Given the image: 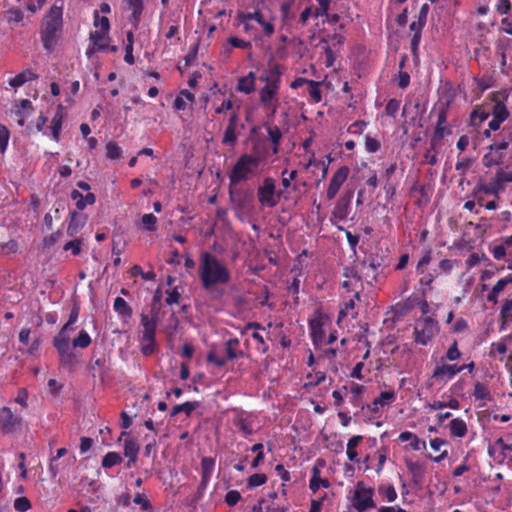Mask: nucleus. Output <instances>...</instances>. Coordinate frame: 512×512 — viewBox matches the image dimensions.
I'll list each match as a JSON object with an SVG mask.
<instances>
[{"label": "nucleus", "mask_w": 512, "mask_h": 512, "mask_svg": "<svg viewBox=\"0 0 512 512\" xmlns=\"http://www.w3.org/2000/svg\"><path fill=\"white\" fill-rule=\"evenodd\" d=\"M198 276L203 289L215 299H219L224 294V289H218L216 286L225 285L231 280L229 268L208 251L200 254Z\"/></svg>", "instance_id": "1"}, {"label": "nucleus", "mask_w": 512, "mask_h": 512, "mask_svg": "<svg viewBox=\"0 0 512 512\" xmlns=\"http://www.w3.org/2000/svg\"><path fill=\"white\" fill-rule=\"evenodd\" d=\"M282 68L279 64H270L260 75L259 80L265 86L259 91V102L273 116L279 107L278 91L280 89Z\"/></svg>", "instance_id": "2"}, {"label": "nucleus", "mask_w": 512, "mask_h": 512, "mask_svg": "<svg viewBox=\"0 0 512 512\" xmlns=\"http://www.w3.org/2000/svg\"><path fill=\"white\" fill-rule=\"evenodd\" d=\"M492 140L493 142L488 146V152L482 158V163L487 168L503 164L505 151L512 145V121H509L497 134H494Z\"/></svg>", "instance_id": "3"}, {"label": "nucleus", "mask_w": 512, "mask_h": 512, "mask_svg": "<svg viewBox=\"0 0 512 512\" xmlns=\"http://www.w3.org/2000/svg\"><path fill=\"white\" fill-rule=\"evenodd\" d=\"M63 7L54 4L47 13L41 28V41L46 51L53 50L62 30Z\"/></svg>", "instance_id": "4"}, {"label": "nucleus", "mask_w": 512, "mask_h": 512, "mask_svg": "<svg viewBox=\"0 0 512 512\" xmlns=\"http://www.w3.org/2000/svg\"><path fill=\"white\" fill-rule=\"evenodd\" d=\"M258 166V160L252 155H241L228 175L230 186L246 181Z\"/></svg>", "instance_id": "5"}, {"label": "nucleus", "mask_w": 512, "mask_h": 512, "mask_svg": "<svg viewBox=\"0 0 512 512\" xmlns=\"http://www.w3.org/2000/svg\"><path fill=\"white\" fill-rule=\"evenodd\" d=\"M450 103L451 101L449 100L446 102H439L435 107V109H437V121L432 138L430 140L432 149L437 148V146H441L443 138L452 133V129L447 123Z\"/></svg>", "instance_id": "6"}, {"label": "nucleus", "mask_w": 512, "mask_h": 512, "mask_svg": "<svg viewBox=\"0 0 512 512\" xmlns=\"http://www.w3.org/2000/svg\"><path fill=\"white\" fill-rule=\"evenodd\" d=\"M283 196V191H276L275 180L265 177L257 188L258 202L262 207L274 208Z\"/></svg>", "instance_id": "7"}, {"label": "nucleus", "mask_w": 512, "mask_h": 512, "mask_svg": "<svg viewBox=\"0 0 512 512\" xmlns=\"http://www.w3.org/2000/svg\"><path fill=\"white\" fill-rule=\"evenodd\" d=\"M141 325L143 327L140 339L141 352L144 356H150L155 351L156 320L147 314H141Z\"/></svg>", "instance_id": "8"}, {"label": "nucleus", "mask_w": 512, "mask_h": 512, "mask_svg": "<svg viewBox=\"0 0 512 512\" xmlns=\"http://www.w3.org/2000/svg\"><path fill=\"white\" fill-rule=\"evenodd\" d=\"M374 494V488L365 486L362 481L357 482L352 498L353 508L357 512H366L369 509L376 508Z\"/></svg>", "instance_id": "9"}, {"label": "nucleus", "mask_w": 512, "mask_h": 512, "mask_svg": "<svg viewBox=\"0 0 512 512\" xmlns=\"http://www.w3.org/2000/svg\"><path fill=\"white\" fill-rule=\"evenodd\" d=\"M439 327L437 321L431 317H423L416 321L414 326V341L417 344L427 345L438 333Z\"/></svg>", "instance_id": "10"}, {"label": "nucleus", "mask_w": 512, "mask_h": 512, "mask_svg": "<svg viewBox=\"0 0 512 512\" xmlns=\"http://www.w3.org/2000/svg\"><path fill=\"white\" fill-rule=\"evenodd\" d=\"M494 104L491 109L492 119L488 123V128L484 130L483 135L486 138L491 137V132L498 131L501 128V125L508 120L510 112L503 101L497 99V96L493 95Z\"/></svg>", "instance_id": "11"}, {"label": "nucleus", "mask_w": 512, "mask_h": 512, "mask_svg": "<svg viewBox=\"0 0 512 512\" xmlns=\"http://www.w3.org/2000/svg\"><path fill=\"white\" fill-rule=\"evenodd\" d=\"M345 278L341 283V288L346 293H354V298L360 300L363 291L362 277L358 274L355 267L345 266L342 273Z\"/></svg>", "instance_id": "12"}, {"label": "nucleus", "mask_w": 512, "mask_h": 512, "mask_svg": "<svg viewBox=\"0 0 512 512\" xmlns=\"http://www.w3.org/2000/svg\"><path fill=\"white\" fill-rule=\"evenodd\" d=\"M239 108L238 106L237 110H234L229 116L228 124L221 140L223 145L234 146L238 136L241 135L242 131L245 129V124L240 121Z\"/></svg>", "instance_id": "13"}, {"label": "nucleus", "mask_w": 512, "mask_h": 512, "mask_svg": "<svg viewBox=\"0 0 512 512\" xmlns=\"http://www.w3.org/2000/svg\"><path fill=\"white\" fill-rule=\"evenodd\" d=\"M326 315L322 312L321 308L314 310L313 315L308 320V326L310 330V337L315 346H319L323 343L325 337L324 324Z\"/></svg>", "instance_id": "14"}, {"label": "nucleus", "mask_w": 512, "mask_h": 512, "mask_svg": "<svg viewBox=\"0 0 512 512\" xmlns=\"http://www.w3.org/2000/svg\"><path fill=\"white\" fill-rule=\"evenodd\" d=\"M362 265L364 268H367V272L365 273L367 278H371V280L377 281V277L383 270L387 267V257L382 254H370L363 261Z\"/></svg>", "instance_id": "15"}, {"label": "nucleus", "mask_w": 512, "mask_h": 512, "mask_svg": "<svg viewBox=\"0 0 512 512\" xmlns=\"http://www.w3.org/2000/svg\"><path fill=\"white\" fill-rule=\"evenodd\" d=\"M350 173V169L348 166L343 165L339 167L335 173L332 175L327 191H326V198L327 200H333L336 195L338 194L341 186L344 184V182L347 180Z\"/></svg>", "instance_id": "16"}, {"label": "nucleus", "mask_w": 512, "mask_h": 512, "mask_svg": "<svg viewBox=\"0 0 512 512\" xmlns=\"http://www.w3.org/2000/svg\"><path fill=\"white\" fill-rule=\"evenodd\" d=\"M354 197L353 189H346L345 192L337 200L336 205L332 211L333 218L343 221L351 212V203Z\"/></svg>", "instance_id": "17"}, {"label": "nucleus", "mask_w": 512, "mask_h": 512, "mask_svg": "<svg viewBox=\"0 0 512 512\" xmlns=\"http://www.w3.org/2000/svg\"><path fill=\"white\" fill-rule=\"evenodd\" d=\"M395 400L396 393L393 390L383 391L371 404H367L366 408L369 410L372 418H379L381 416L380 409L390 405Z\"/></svg>", "instance_id": "18"}, {"label": "nucleus", "mask_w": 512, "mask_h": 512, "mask_svg": "<svg viewBox=\"0 0 512 512\" xmlns=\"http://www.w3.org/2000/svg\"><path fill=\"white\" fill-rule=\"evenodd\" d=\"M462 372V368H459L456 364H441L436 365L433 370L432 379L442 384H446L450 379Z\"/></svg>", "instance_id": "19"}, {"label": "nucleus", "mask_w": 512, "mask_h": 512, "mask_svg": "<svg viewBox=\"0 0 512 512\" xmlns=\"http://www.w3.org/2000/svg\"><path fill=\"white\" fill-rule=\"evenodd\" d=\"M53 346L59 354L62 366L73 367L77 363L76 355L70 349V340L53 341Z\"/></svg>", "instance_id": "20"}, {"label": "nucleus", "mask_w": 512, "mask_h": 512, "mask_svg": "<svg viewBox=\"0 0 512 512\" xmlns=\"http://www.w3.org/2000/svg\"><path fill=\"white\" fill-rule=\"evenodd\" d=\"M235 416L232 423L238 431L247 438L254 433L253 422L246 416V412L241 409H234Z\"/></svg>", "instance_id": "21"}, {"label": "nucleus", "mask_w": 512, "mask_h": 512, "mask_svg": "<svg viewBox=\"0 0 512 512\" xmlns=\"http://www.w3.org/2000/svg\"><path fill=\"white\" fill-rule=\"evenodd\" d=\"M20 417L13 414L9 407L0 409V429L4 433H11L15 427L20 424Z\"/></svg>", "instance_id": "22"}, {"label": "nucleus", "mask_w": 512, "mask_h": 512, "mask_svg": "<svg viewBox=\"0 0 512 512\" xmlns=\"http://www.w3.org/2000/svg\"><path fill=\"white\" fill-rule=\"evenodd\" d=\"M505 191V186H503L499 178L494 175L489 182L487 183H480L475 187L474 193H484L485 195H493L496 198H499V195Z\"/></svg>", "instance_id": "23"}, {"label": "nucleus", "mask_w": 512, "mask_h": 512, "mask_svg": "<svg viewBox=\"0 0 512 512\" xmlns=\"http://www.w3.org/2000/svg\"><path fill=\"white\" fill-rule=\"evenodd\" d=\"M215 458L203 457L201 459V482L200 488L205 489L210 482L215 468Z\"/></svg>", "instance_id": "24"}, {"label": "nucleus", "mask_w": 512, "mask_h": 512, "mask_svg": "<svg viewBox=\"0 0 512 512\" xmlns=\"http://www.w3.org/2000/svg\"><path fill=\"white\" fill-rule=\"evenodd\" d=\"M406 467L412 476V481L416 486H421L425 478V466L422 463L412 460L405 461Z\"/></svg>", "instance_id": "25"}, {"label": "nucleus", "mask_w": 512, "mask_h": 512, "mask_svg": "<svg viewBox=\"0 0 512 512\" xmlns=\"http://www.w3.org/2000/svg\"><path fill=\"white\" fill-rule=\"evenodd\" d=\"M508 284H512V274L499 279L487 295V301L493 304L498 302V297Z\"/></svg>", "instance_id": "26"}, {"label": "nucleus", "mask_w": 512, "mask_h": 512, "mask_svg": "<svg viewBox=\"0 0 512 512\" xmlns=\"http://www.w3.org/2000/svg\"><path fill=\"white\" fill-rule=\"evenodd\" d=\"M64 116H65L64 107L62 104H59L57 107V110L51 120V126H50L51 131H52V138L56 142L59 141Z\"/></svg>", "instance_id": "27"}, {"label": "nucleus", "mask_w": 512, "mask_h": 512, "mask_svg": "<svg viewBox=\"0 0 512 512\" xmlns=\"http://www.w3.org/2000/svg\"><path fill=\"white\" fill-rule=\"evenodd\" d=\"M70 197L76 202L78 210H84L88 205H92L96 201V197L93 193L88 192L86 195H83L76 189L71 191Z\"/></svg>", "instance_id": "28"}, {"label": "nucleus", "mask_w": 512, "mask_h": 512, "mask_svg": "<svg viewBox=\"0 0 512 512\" xmlns=\"http://www.w3.org/2000/svg\"><path fill=\"white\" fill-rule=\"evenodd\" d=\"M500 317V326L499 330L503 331L507 328V326L512 323V298H506L503 301V304L499 313Z\"/></svg>", "instance_id": "29"}, {"label": "nucleus", "mask_w": 512, "mask_h": 512, "mask_svg": "<svg viewBox=\"0 0 512 512\" xmlns=\"http://www.w3.org/2000/svg\"><path fill=\"white\" fill-rule=\"evenodd\" d=\"M113 309L118 314V316L127 321L132 317L133 310L131 306L127 303L125 299L122 297H116L113 303Z\"/></svg>", "instance_id": "30"}, {"label": "nucleus", "mask_w": 512, "mask_h": 512, "mask_svg": "<svg viewBox=\"0 0 512 512\" xmlns=\"http://www.w3.org/2000/svg\"><path fill=\"white\" fill-rule=\"evenodd\" d=\"M231 202L238 209H243L248 201L252 200V194L243 190L229 189Z\"/></svg>", "instance_id": "31"}, {"label": "nucleus", "mask_w": 512, "mask_h": 512, "mask_svg": "<svg viewBox=\"0 0 512 512\" xmlns=\"http://www.w3.org/2000/svg\"><path fill=\"white\" fill-rule=\"evenodd\" d=\"M38 78V75L31 69H26L9 80V85L13 88H18L28 81Z\"/></svg>", "instance_id": "32"}, {"label": "nucleus", "mask_w": 512, "mask_h": 512, "mask_svg": "<svg viewBox=\"0 0 512 512\" xmlns=\"http://www.w3.org/2000/svg\"><path fill=\"white\" fill-rule=\"evenodd\" d=\"M448 427L452 437L463 438L466 436L468 431L466 422L462 418L452 419L449 422Z\"/></svg>", "instance_id": "33"}, {"label": "nucleus", "mask_w": 512, "mask_h": 512, "mask_svg": "<svg viewBox=\"0 0 512 512\" xmlns=\"http://www.w3.org/2000/svg\"><path fill=\"white\" fill-rule=\"evenodd\" d=\"M86 218L81 217L76 211L70 213V221L67 226V234L74 237L79 229L84 226Z\"/></svg>", "instance_id": "34"}, {"label": "nucleus", "mask_w": 512, "mask_h": 512, "mask_svg": "<svg viewBox=\"0 0 512 512\" xmlns=\"http://www.w3.org/2000/svg\"><path fill=\"white\" fill-rule=\"evenodd\" d=\"M321 486L328 488L330 486V482L328 479H322L320 477V469L314 466L312 469V476L309 481V488L313 493H316Z\"/></svg>", "instance_id": "35"}, {"label": "nucleus", "mask_w": 512, "mask_h": 512, "mask_svg": "<svg viewBox=\"0 0 512 512\" xmlns=\"http://www.w3.org/2000/svg\"><path fill=\"white\" fill-rule=\"evenodd\" d=\"M255 74L249 72L246 76L240 77L237 83V90L245 94H250L255 90Z\"/></svg>", "instance_id": "36"}, {"label": "nucleus", "mask_w": 512, "mask_h": 512, "mask_svg": "<svg viewBox=\"0 0 512 512\" xmlns=\"http://www.w3.org/2000/svg\"><path fill=\"white\" fill-rule=\"evenodd\" d=\"M240 342L238 338H230L225 343L226 359L234 360L243 357V351L238 349Z\"/></svg>", "instance_id": "37"}, {"label": "nucleus", "mask_w": 512, "mask_h": 512, "mask_svg": "<svg viewBox=\"0 0 512 512\" xmlns=\"http://www.w3.org/2000/svg\"><path fill=\"white\" fill-rule=\"evenodd\" d=\"M200 406L198 401H187L182 404L175 405L170 411V417H175L183 412L187 417H190L192 412Z\"/></svg>", "instance_id": "38"}, {"label": "nucleus", "mask_w": 512, "mask_h": 512, "mask_svg": "<svg viewBox=\"0 0 512 512\" xmlns=\"http://www.w3.org/2000/svg\"><path fill=\"white\" fill-rule=\"evenodd\" d=\"M254 16H255L254 21H256L263 28L264 35L267 37L272 36L275 32V26L272 22V19L267 20L264 17V14L262 13V11L259 9L255 10Z\"/></svg>", "instance_id": "39"}, {"label": "nucleus", "mask_w": 512, "mask_h": 512, "mask_svg": "<svg viewBox=\"0 0 512 512\" xmlns=\"http://www.w3.org/2000/svg\"><path fill=\"white\" fill-rule=\"evenodd\" d=\"M363 436L355 435L348 440L346 454L347 458L354 463L359 462L358 453L356 451L357 446L362 442Z\"/></svg>", "instance_id": "40"}, {"label": "nucleus", "mask_w": 512, "mask_h": 512, "mask_svg": "<svg viewBox=\"0 0 512 512\" xmlns=\"http://www.w3.org/2000/svg\"><path fill=\"white\" fill-rule=\"evenodd\" d=\"M252 157L256 158L258 160V165L262 160H264L268 154V145L264 140L257 139L253 141L252 143Z\"/></svg>", "instance_id": "41"}, {"label": "nucleus", "mask_w": 512, "mask_h": 512, "mask_svg": "<svg viewBox=\"0 0 512 512\" xmlns=\"http://www.w3.org/2000/svg\"><path fill=\"white\" fill-rule=\"evenodd\" d=\"M127 2L129 10H131L130 21L134 24H138L144 9L142 0H124Z\"/></svg>", "instance_id": "42"}, {"label": "nucleus", "mask_w": 512, "mask_h": 512, "mask_svg": "<svg viewBox=\"0 0 512 512\" xmlns=\"http://www.w3.org/2000/svg\"><path fill=\"white\" fill-rule=\"evenodd\" d=\"M108 32L103 31H93L90 33V42L97 46L98 50H106L108 48Z\"/></svg>", "instance_id": "43"}, {"label": "nucleus", "mask_w": 512, "mask_h": 512, "mask_svg": "<svg viewBox=\"0 0 512 512\" xmlns=\"http://www.w3.org/2000/svg\"><path fill=\"white\" fill-rule=\"evenodd\" d=\"M423 276L419 279V284L423 287L422 296L426 297L427 290H433L432 283L434 280L440 275V273H436V269L433 272H428L422 274Z\"/></svg>", "instance_id": "44"}, {"label": "nucleus", "mask_w": 512, "mask_h": 512, "mask_svg": "<svg viewBox=\"0 0 512 512\" xmlns=\"http://www.w3.org/2000/svg\"><path fill=\"white\" fill-rule=\"evenodd\" d=\"M491 111H486L481 107L475 108L470 114V123L472 126H480L490 117Z\"/></svg>", "instance_id": "45"}, {"label": "nucleus", "mask_w": 512, "mask_h": 512, "mask_svg": "<svg viewBox=\"0 0 512 512\" xmlns=\"http://www.w3.org/2000/svg\"><path fill=\"white\" fill-rule=\"evenodd\" d=\"M490 252L495 260H505L507 262V249L505 237L501 239L499 244L490 246Z\"/></svg>", "instance_id": "46"}, {"label": "nucleus", "mask_w": 512, "mask_h": 512, "mask_svg": "<svg viewBox=\"0 0 512 512\" xmlns=\"http://www.w3.org/2000/svg\"><path fill=\"white\" fill-rule=\"evenodd\" d=\"M126 241L122 234L114 233L112 235V254L114 256H121L126 248Z\"/></svg>", "instance_id": "47"}, {"label": "nucleus", "mask_w": 512, "mask_h": 512, "mask_svg": "<svg viewBox=\"0 0 512 512\" xmlns=\"http://www.w3.org/2000/svg\"><path fill=\"white\" fill-rule=\"evenodd\" d=\"M139 446L133 439H126L124 442V455L130 458V462H137Z\"/></svg>", "instance_id": "48"}, {"label": "nucleus", "mask_w": 512, "mask_h": 512, "mask_svg": "<svg viewBox=\"0 0 512 512\" xmlns=\"http://www.w3.org/2000/svg\"><path fill=\"white\" fill-rule=\"evenodd\" d=\"M433 259V251L431 248L423 250L422 256L416 265V272L418 274H424L426 267L430 264Z\"/></svg>", "instance_id": "49"}, {"label": "nucleus", "mask_w": 512, "mask_h": 512, "mask_svg": "<svg viewBox=\"0 0 512 512\" xmlns=\"http://www.w3.org/2000/svg\"><path fill=\"white\" fill-rule=\"evenodd\" d=\"M268 136L273 144V154H277L280 146V141L282 138V133L278 126H268L267 128Z\"/></svg>", "instance_id": "50"}, {"label": "nucleus", "mask_w": 512, "mask_h": 512, "mask_svg": "<svg viewBox=\"0 0 512 512\" xmlns=\"http://www.w3.org/2000/svg\"><path fill=\"white\" fill-rule=\"evenodd\" d=\"M293 4L294 0H286L280 5L281 19L284 24H287L295 17L294 13L292 12Z\"/></svg>", "instance_id": "51"}, {"label": "nucleus", "mask_w": 512, "mask_h": 512, "mask_svg": "<svg viewBox=\"0 0 512 512\" xmlns=\"http://www.w3.org/2000/svg\"><path fill=\"white\" fill-rule=\"evenodd\" d=\"M473 396L477 400H487V401L492 400V396H491L489 389L487 388L486 385H484L481 382H476L474 384Z\"/></svg>", "instance_id": "52"}, {"label": "nucleus", "mask_w": 512, "mask_h": 512, "mask_svg": "<svg viewBox=\"0 0 512 512\" xmlns=\"http://www.w3.org/2000/svg\"><path fill=\"white\" fill-rule=\"evenodd\" d=\"M350 392L352 397L350 398V402L355 407L361 406V395L363 394L365 387L358 383H352L350 386Z\"/></svg>", "instance_id": "53"}, {"label": "nucleus", "mask_w": 512, "mask_h": 512, "mask_svg": "<svg viewBox=\"0 0 512 512\" xmlns=\"http://www.w3.org/2000/svg\"><path fill=\"white\" fill-rule=\"evenodd\" d=\"M122 462V457L117 452H108L102 458V467L103 468H111L115 465H118Z\"/></svg>", "instance_id": "54"}, {"label": "nucleus", "mask_w": 512, "mask_h": 512, "mask_svg": "<svg viewBox=\"0 0 512 512\" xmlns=\"http://www.w3.org/2000/svg\"><path fill=\"white\" fill-rule=\"evenodd\" d=\"M378 493L390 503L397 499V492L393 485H380L378 487Z\"/></svg>", "instance_id": "55"}, {"label": "nucleus", "mask_w": 512, "mask_h": 512, "mask_svg": "<svg viewBox=\"0 0 512 512\" xmlns=\"http://www.w3.org/2000/svg\"><path fill=\"white\" fill-rule=\"evenodd\" d=\"M267 482V476L264 473H255L247 478L246 487L253 489L259 487Z\"/></svg>", "instance_id": "56"}, {"label": "nucleus", "mask_w": 512, "mask_h": 512, "mask_svg": "<svg viewBox=\"0 0 512 512\" xmlns=\"http://www.w3.org/2000/svg\"><path fill=\"white\" fill-rule=\"evenodd\" d=\"M91 344V337L85 331L81 330L76 338L73 339L72 345L74 348L85 349Z\"/></svg>", "instance_id": "57"}, {"label": "nucleus", "mask_w": 512, "mask_h": 512, "mask_svg": "<svg viewBox=\"0 0 512 512\" xmlns=\"http://www.w3.org/2000/svg\"><path fill=\"white\" fill-rule=\"evenodd\" d=\"M84 245V241L81 238H75L71 241H68L64 246L63 250L68 251L70 250L72 255L77 256L82 251V246Z\"/></svg>", "instance_id": "58"}, {"label": "nucleus", "mask_w": 512, "mask_h": 512, "mask_svg": "<svg viewBox=\"0 0 512 512\" xmlns=\"http://www.w3.org/2000/svg\"><path fill=\"white\" fill-rule=\"evenodd\" d=\"M318 3V7H313V18L317 19L318 17L326 16L329 12L331 0H316Z\"/></svg>", "instance_id": "59"}, {"label": "nucleus", "mask_w": 512, "mask_h": 512, "mask_svg": "<svg viewBox=\"0 0 512 512\" xmlns=\"http://www.w3.org/2000/svg\"><path fill=\"white\" fill-rule=\"evenodd\" d=\"M320 86H321V82L314 81V80L309 82L308 93L315 103H319L322 100V93L320 90Z\"/></svg>", "instance_id": "60"}, {"label": "nucleus", "mask_w": 512, "mask_h": 512, "mask_svg": "<svg viewBox=\"0 0 512 512\" xmlns=\"http://www.w3.org/2000/svg\"><path fill=\"white\" fill-rule=\"evenodd\" d=\"M106 155L109 159H118L122 155V149L116 142L110 141L106 145Z\"/></svg>", "instance_id": "61"}, {"label": "nucleus", "mask_w": 512, "mask_h": 512, "mask_svg": "<svg viewBox=\"0 0 512 512\" xmlns=\"http://www.w3.org/2000/svg\"><path fill=\"white\" fill-rule=\"evenodd\" d=\"M481 261H489V259L484 253L479 254L474 252L470 254L465 261L466 269L470 270L471 268L479 264Z\"/></svg>", "instance_id": "62"}, {"label": "nucleus", "mask_w": 512, "mask_h": 512, "mask_svg": "<svg viewBox=\"0 0 512 512\" xmlns=\"http://www.w3.org/2000/svg\"><path fill=\"white\" fill-rule=\"evenodd\" d=\"M94 26L100 27L99 31L109 32L110 23L106 16H100L98 11H94Z\"/></svg>", "instance_id": "63"}, {"label": "nucleus", "mask_w": 512, "mask_h": 512, "mask_svg": "<svg viewBox=\"0 0 512 512\" xmlns=\"http://www.w3.org/2000/svg\"><path fill=\"white\" fill-rule=\"evenodd\" d=\"M141 221L147 231L152 232L156 230L157 217L154 214H144L141 218Z\"/></svg>", "instance_id": "64"}]
</instances>
